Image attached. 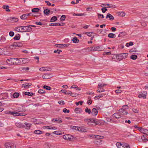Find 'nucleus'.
<instances>
[{"label": "nucleus", "instance_id": "nucleus-26", "mask_svg": "<svg viewBox=\"0 0 148 148\" xmlns=\"http://www.w3.org/2000/svg\"><path fill=\"white\" fill-rule=\"evenodd\" d=\"M15 125L18 127L20 128H23V125H22L21 123V122L16 123Z\"/></svg>", "mask_w": 148, "mask_h": 148}, {"label": "nucleus", "instance_id": "nucleus-24", "mask_svg": "<svg viewBox=\"0 0 148 148\" xmlns=\"http://www.w3.org/2000/svg\"><path fill=\"white\" fill-rule=\"evenodd\" d=\"M4 9H5L6 11L7 12H10V10L9 9V7L8 5H3L2 7Z\"/></svg>", "mask_w": 148, "mask_h": 148}, {"label": "nucleus", "instance_id": "nucleus-1", "mask_svg": "<svg viewBox=\"0 0 148 148\" xmlns=\"http://www.w3.org/2000/svg\"><path fill=\"white\" fill-rule=\"evenodd\" d=\"M28 62V60L27 58H17L16 65L23 64L27 63Z\"/></svg>", "mask_w": 148, "mask_h": 148}, {"label": "nucleus", "instance_id": "nucleus-36", "mask_svg": "<svg viewBox=\"0 0 148 148\" xmlns=\"http://www.w3.org/2000/svg\"><path fill=\"white\" fill-rule=\"evenodd\" d=\"M98 90H97V92H103L105 91L104 89L102 88L98 87Z\"/></svg>", "mask_w": 148, "mask_h": 148}, {"label": "nucleus", "instance_id": "nucleus-63", "mask_svg": "<svg viewBox=\"0 0 148 148\" xmlns=\"http://www.w3.org/2000/svg\"><path fill=\"white\" fill-rule=\"evenodd\" d=\"M9 35L10 36L12 37L14 35V33L13 32L11 31L9 33Z\"/></svg>", "mask_w": 148, "mask_h": 148}, {"label": "nucleus", "instance_id": "nucleus-48", "mask_svg": "<svg viewBox=\"0 0 148 148\" xmlns=\"http://www.w3.org/2000/svg\"><path fill=\"white\" fill-rule=\"evenodd\" d=\"M97 15L98 16V18L99 19L101 18H103L104 17V16L103 15V14L98 13Z\"/></svg>", "mask_w": 148, "mask_h": 148}, {"label": "nucleus", "instance_id": "nucleus-2", "mask_svg": "<svg viewBox=\"0 0 148 148\" xmlns=\"http://www.w3.org/2000/svg\"><path fill=\"white\" fill-rule=\"evenodd\" d=\"M21 32H30L32 30V28L31 27H29V25L27 26H21Z\"/></svg>", "mask_w": 148, "mask_h": 148}, {"label": "nucleus", "instance_id": "nucleus-43", "mask_svg": "<svg viewBox=\"0 0 148 148\" xmlns=\"http://www.w3.org/2000/svg\"><path fill=\"white\" fill-rule=\"evenodd\" d=\"M116 145L118 148L121 147L123 145V144H121V143L118 142L116 143Z\"/></svg>", "mask_w": 148, "mask_h": 148}, {"label": "nucleus", "instance_id": "nucleus-38", "mask_svg": "<svg viewBox=\"0 0 148 148\" xmlns=\"http://www.w3.org/2000/svg\"><path fill=\"white\" fill-rule=\"evenodd\" d=\"M130 146L129 145H128L126 143L124 144H123V145L121 147H120V148H130Z\"/></svg>", "mask_w": 148, "mask_h": 148}, {"label": "nucleus", "instance_id": "nucleus-35", "mask_svg": "<svg viewBox=\"0 0 148 148\" xmlns=\"http://www.w3.org/2000/svg\"><path fill=\"white\" fill-rule=\"evenodd\" d=\"M57 19V18L56 16H53L51 18L50 22H53L56 21Z\"/></svg>", "mask_w": 148, "mask_h": 148}, {"label": "nucleus", "instance_id": "nucleus-64", "mask_svg": "<svg viewBox=\"0 0 148 148\" xmlns=\"http://www.w3.org/2000/svg\"><path fill=\"white\" fill-rule=\"evenodd\" d=\"M101 11L103 13H105V12L108 10L106 8H102L101 9Z\"/></svg>", "mask_w": 148, "mask_h": 148}, {"label": "nucleus", "instance_id": "nucleus-4", "mask_svg": "<svg viewBox=\"0 0 148 148\" xmlns=\"http://www.w3.org/2000/svg\"><path fill=\"white\" fill-rule=\"evenodd\" d=\"M5 146L7 148H15L16 145L13 143H7L5 144Z\"/></svg>", "mask_w": 148, "mask_h": 148}, {"label": "nucleus", "instance_id": "nucleus-44", "mask_svg": "<svg viewBox=\"0 0 148 148\" xmlns=\"http://www.w3.org/2000/svg\"><path fill=\"white\" fill-rule=\"evenodd\" d=\"M137 55H133L131 56H130V58L133 60H135L136 59H137Z\"/></svg>", "mask_w": 148, "mask_h": 148}, {"label": "nucleus", "instance_id": "nucleus-3", "mask_svg": "<svg viewBox=\"0 0 148 148\" xmlns=\"http://www.w3.org/2000/svg\"><path fill=\"white\" fill-rule=\"evenodd\" d=\"M17 58H12L8 59L6 60V62L8 64H12L16 65Z\"/></svg>", "mask_w": 148, "mask_h": 148}, {"label": "nucleus", "instance_id": "nucleus-23", "mask_svg": "<svg viewBox=\"0 0 148 148\" xmlns=\"http://www.w3.org/2000/svg\"><path fill=\"white\" fill-rule=\"evenodd\" d=\"M34 133L35 134H40L43 133V132L39 130H36L34 131Z\"/></svg>", "mask_w": 148, "mask_h": 148}, {"label": "nucleus", "instance_id": "nucleus-27", "mask_svg": "<svg viewBox=\"0 0 148 148\" xmlns=\"http://www.w3.org/2000/svg\"><path fill=\"white\" fill-rule=\"evenodd\" d=\"M100 47L99 46H97L95 47H92V51H98Z\"/></svg>", "mask_w": 148, "mask_h": 148}, {"label": "nucleus", "instance_id": "nucleus-56", "mask_svg": "<svg viewBox=\"0 0 148 148\" xmlns=\"http://www.w3.org/2000/svg\"><path fill=\"white\" fill-rule=\"evenodd\" d=\"M116 6L115 5L112 4H109V8H115Z\"/></svg>", "mask_w": 148, "mask_h": 148}, {"label": "nucleus", "instance_id": "nucleus-10", "mask_svg": "<svg viewBox=\"0 0 148 148\" xmlns=\"http://www.w3.org/2000/svg\"><path fill=\"white\" fill-rule=\"evenodd\" d=\"M72 137V136L70 135L66 134L63 135V138L65 140H71L72 139L71 138Z\"/></svg>", "mask_w": 148, "mask_h": 148}, {"label": "nucleus", "instance_id": "nucleus-30", "mask_svg": "<svg viewBox=\"0 0 148 148\" xmlns=\"http://www.w3.org/2000/svg\"><path fill=\"white\" fill-rule=\"evenodd\" d=\"M40 9L38 8H35L32 9L31 11L34 13L40 11Z\"/></svg>", "mask_w": 148, "mask_h": 148}, {"label": "nucleus", "instance_id": "nucleus-12", "mask_svg": "<svg viewBox=\"0 0 148 148\" xmlns=\"http://www.w3.org/2000/svg\"><path fill=\"white\" fill-rule=\"evenodd\" d=\"M32 84L31 83H27L22 85V87H24L25 88H28L30 86H31Z\"/></svg>", "mask_w": 148, "mask_h": 148}, {"label": "nucleus", "instance_id": "nucleus-33", "mask_svg": "<svg viewBox=\"0 0 148 148\" xmlns=\"http://www.w3.org/2000/svg\"><path fill=\"white\" fill-rule=\"evenodd\" d=\"M108 36L110 38H114L115 37L116 35L114 34L110 33L108 34Z\"/></svg>", "mask_w": 148, "mask_h": 148}, {"label": "nucleus", "instance_id": "nucleus-29", "mask_svg": "<svg viewBox=\"0 0 148 148\" xmlns=\"http://www.w3.org/2000/svg\"><path fill=\"white\" fill-rule=\"evenodd\" d=\"M17 112H12V111H8L6 113L8 114H12L14 116H16V113Z\"/></svg>", "mask_w": 148, "mask_h": 148}, {"label": "nucleus", "instance_id": "nucleus-42", "mask_svg": "<svg viewBox=\"0 0 148 148\" xmlns=\"http://www.w3.org/2000/svg\"><path fill=\"white\" fill-rule=\"evenodd\" d=\"M50 25L52 26H61V24L59 23H51L50 24Z\"/></svg>", "mask_w": 148, "mask_h": 148}, {"label": "nucleus", "instance_id": "nucleus-60", "mask_svg": "<svg viewBox=\"0 0 148 148\" xmlns=\"http://www.w3.org/2000/svg\"><path fill=\"white\" fill-rule=\"evenodd\" d=\"M83 103V101H80L78 102L77 103H76V104L77 106H78L79 104H80V105H82V103Z\"/></svg>", "mask_w": 148, "mask_h": 148}, {"label": "nucleus", "instance_id": "nucleus-45", "mask_svg": "<svg viewBox=\"0 0 148 148\" xmlns=\"http://www.w3.org/2000/svg\"><path fill=\"white\" fill-rule=\"evenodd\" d=\"M121 55L123 59H125L128 56V54L126 53H121Z\"/></svg>", "mask_w": 148, "mask_h": 148}, {"label": "nucleus", "instance_id": "nucleus-37", "mask_svg": "<svg viewBox=\"0 0 148 148\" xmlns=\"http://www.w3.org/2000/svg\"><path fill=\"white\" fill-rule=\"evenodd\" d=\"M21 26H19L15 27L14 29L16 31H17L18 32H21Z\"/></svg>", "mask_w": 148, "mask_h": 148}, {"label": "nucleus", "instance_id": "nucleus-22", "mask_svg": "<svg viewBox=\"0 0 148 148\" xmlns=\"http://www.w3.org/2000/svg\"><path fill=\"white\" fill-rule=\"evenodd\" d=\"M44 128L45 129H47L49 130H56L57 129L56 127H53L52 126H46L44 127Z\"/></svg>", "mask_w": 148, "mask_h": 148}, {"label": "nucleus", "instance_id": "nucleus-28", "mask_svg": "<svg viewBox=\"0 0 148 148\" xmlns=\"http://www.w3.org/2000/svg\"><path fill=\"white\" fill-rule=\"evenodd\" d=\"M10 20V21L12 23L16 22L18 21V18L14 17L11 18Z\"/></svg>", "mask_w": 148, "mask_h": 148}, {"label": "nucleus", "instance_id": "nucleus-9", "mask_svg": "<svg viewBox=\"0 0 148 148\" xmlns=\"http://www.w3.org/2000/svg\"><path fill=\"white\" fill-rule=\"evenodd\" d=\"M43 12L45 15L48 16L50 13H51V14L53 13V11H50V10L47 8L44 10Z\"/></svg>", "mask_w": 148, "mask_h": 148}, {"label": "nucleus", "instance_id": "nucleus-34", "mask_svg": "<svg viewBox=\"0 0 148 148\" xmlns=\"http://www.w3.org/2000/svg\"><path fill=\"white\" fill-rule=\"evenodd\" d=\"M81 109L79 108H76L75 109V111L76 113H79L81 112Z\"/></svg>", "mask_w": 148, "mask_h": 148}, {"label": "nucleus", "instance_id": "nucleus-49", "mask_svg": "<svg viewBox=\"0 0 148 148\" xmlns=\"http://www.w3.org/2000/svg\"><path fill=\"white\" fill-rule=\"evenodd\" d=\"M103 55H104V56L106 55H111V51H109V52H104L103 53Z\"/></svg>", "mask_w": 148, "mask_h": 148}, {"label": "nucleus", "instance_id": "nucleus-47", "mask_svg": "<svg viewBox=\"0 0 148 148\" xmlns=\"http://www.w3.org/2000/svg\"><path fill=\"white\" fill-rule=\"evenodd\" d=\"M43 88L48 90H50L51 89L50 87L46 85H45L43 86Z\"/></svg>", "mask_w": 148, "mask_h": 148}, {"label": "nucleus", "instance_id": "nucleus-32", "mask_svg": "<svg viewBox=\"0 0 148 148\" xmlns=\"http://www.w3.org/2000/svg\"><path fill=\"white\" fill-rule=\"evenodd\" d=\"M20 38V35L19 34H18L17 35H16L13 39L14 40H19Z\"/></svg>", "mask_w": 148, "mask_h": 148}, {"label": "nucleus", "instance_id": "nucleus-59", "mask_svg": "<svg viewBox=\"0 0 148 148\" xmlns=\"http://www.w3.org/2000/svg\"><path fill=\"white\" fill-rule=\"evenodd\" d=\"M132 110L135 113H138V110L137 108H133Z\"/></svg>", "mask_w": 148, "mask_h": 148}, {"label": "nucleus", "instance_id": "nucleus-61", "mask_svg": "<svg viewBox=\"0 0 148 148\" xmlns=\"http://www.w3.org/2000/svg\"><path fill=\"white\" fill-rule=\"evenodd\" d=\"M58 103L61 105H63L64 104V102L63 101H58Z\"/></svg>", "mask_w": 148, "mask_h": 148}, {"label": "nucleus", "instance_id": "nucleus-18", "mask_svg": "<svg viewBox=\"0 0 148 148\" xmlns=\"http://www.w3.org/2000/svg\"><path fill=\"white\" fill-rule=\"evenodd\" d=\"M117 15L120 16H124L125 15V14L124 12H117L116 13Z\"/></svg>", "mask_w": 148, "mask_h": 148}, {"label": "nucleus", "instance_id": "nucleus-20", "mask_svg": "<svg viewBox=\"0 0 148 148\" xmlns=\"http://www.w3.org/2000/svg\"><path fill=\"white\" fill-rule=\"evenodd\" d=\"M91 120L92 121V123H94L96 125H98L100 124V121L99 120L97 119H91Z\"/></svg>", "mask_w": 148, "mask_h": 148}, {"label": "nucleus", "instance_id": "nucleus-40", "mask_svg": "<svg viewBox=\"0 0 148 148\" xmlns=\"http://www.w3.org/2000/svg\"><path fill=\"white\" fill-rule=\"evenodd\" d=\"M19 96V94L18 92H15L13 95V97L14 98H17Z\"/></svg>", "mask_w": 148, "mask_h": 148}, {"label": "nucleus", "instance_id": "nucleus-17", "mask_svg": "<svg viewBox=\"0 0 148 148\" xmlns=\"http://www.w3.org/2000/svg\"><path fill=\"white\" fill-rule=\"evenodd\" d=\"M29 15L30 14H25L21 16L20 18L22 19H26L27 18V16Z\"/></svg>", "mask_w": 148, "mask_h": 148}, {"label": "nucleus", "instance_id": "nucleus-50", "mask_svg": "<svg viewBox=\"0 0 148 148\" xmlns=\"http://www.w3.org/2000/svg\"><path fill=\"white\" fill-rule=\"evenodd\" d=\"M142 133L145 134H146L147 135H148V130L147 129H144L143 132Z\"/></svg>", "mask_w": 148, "mask_h": 148}, {"label": "nucleus", "instance_id": "nucleus-46", "mask_svg": "<svg viewBox=\"0 0 148 148\" xmlns=\"http://www.w3.org/2000/svg\"><path fill=\"white\" fill-rule=\"evenodd\" d=\"M53 134H56V135H60L62 134L61 132V131H55L53 132Z\"/></svg>", "mask_w": 148, "mask_h": 148}, {"label": "nucleus", "instance_id": "nucleus-25", "mask_svg": "<svg viewBox=\"0 0 148 148\" xmlns=\"http://www.w3.org/2000/svg\"><path fill=\"white\" fill-rule=\"evenodd\" d=\"M72 40L73 43H78L79 42V39L76 37H73Z\"/></svg>", "mask_w": 148, "mask_h": 148}, {"label": "nucleus", "instance_id": "nucleus-7", "mask_svg": "<svg viewBox=\"0 0 148 148\" xmlns=\"http://www.w3.org/2000/svg\"><path fill=\"white\" fill-rule=\"evenodd\" d=\"M23 45V44L22 42H14L11 45V46L13 47L15 46L16 47H21Z\"/></svg>", "mask_w": 148, "mask_h": 148}, {"label": "nucleus", "instance_id": "nucleus-19", "mask_svg": "<svg viewBox=\"0 0 148 148\" xmlns=\"http://www.w3.org/2000/svg\"><path fill=\"white\" fill-rule=\"evenodd\" d=\"M109 18V20L111 21L113 20L114 19V16L110 13H108L106 17V18Z\"/></svg>", "mask_w": 148, "mask_h": 148}, {"label": "nucleus", "instance_id": "nucleus-11", "mask_svg": "<svg viewBox=\"0 0 148 148\" xmlns=\"http://www.w3.org/2000/svg\"><path fill=\"white\" fill-rule=\"evenodd\" d=\"M98 111L95 108H93L91 111V113L92 115L94 116H96L98 114Z\"/></svg>", "mask_w": 148, "mask_h": 148}, {"label": "nucleus", "instance_id": "nucleus-55", "mask_svg": "<svg viewBox=\"0 0 148 148\" xmlns=\"http://www.w3.org/2000/svg\"><path fill=\"white\" fill-rule=\"evenodd\" d=\"M63 111L64 113H69L70 112L69 110H67L66 108H64L63 110Z\"/></svg>", "mask_w": 148, "mask_h": 148}, {"label": "nucleus", "instance_id": "nucleus-5", "mask_svg": "<svg viewBox=\"0 0 148 148\" xmlns=\"http://www.w3.org/2000/svg\"><path fill=\"white\" fill-rule=\"evenodd\" d=\"M70 45V44H56L55 46L58 48H63L65 47H68Z\"/></svg>", "mask_w": 148, "mask_h": 148}, {"label": "nucleus", "instance_id": "nucleus-21", "mask_svg": "<svg viewBox=\"0 0 148 148\" xmlns=\"http://www.w3.org/2000/svg\"><path fill=\"white\" fill-rule=\"evenodd\" d=\"M85 34L91 38H94V33L92 32H86L85 33Z\"/></svg>", "mask_w": 148, "mask_h": 148}, {"label": "nucleus", "instance_id": "nucleus-16", "mask_svg": "<svg viewBox=\"0 0 148 148\" xmlns=\"http://www.w3.org/2000/svg\"><path fill=\"white\" fill-rule=\"evenodd\" d=\"M114 117L116 119H119L121 117H122V116H121L120 114H119V112L117 113H115L113 114Z\"/></svg>", "mask_w": 148, "mask_h": 148}, {"label": "nucleus", "instance_id": "nucleus-14", "mask_svg": "<svg viewBox=\"0 0 148 148\" xmlns=\"http://www.w3.org/2000/svg\"><path fill=\"white\" fill-rule=\"evenodd\" d=\"M147 94L146 92H144V94L142 93L139 94L138 97L139 98L143 97L144 98H146Z\"/></svg>", "mask_w": 148, "mask_h": 148}, {"label": "nucleus", "instance_id": "nucleus-39", "mask_svg": "<svg viewBox=\"0 0 148 148\" xmlns=\"http://www.w3.org/2000/svg\"><path fill=\"white\" fill-rule=\"evenodd\" d=\"M85 111L89 114H90L91 113V111L90 109H89L88 108L86 107L85 109Z\"/></svg>", "mask_w": 148, "mask_h": 148}, {"label": "nucleus", "instance_id": "nucleus-52", "mask_svg": "<svg viewBox=\"0 0 148 148\" xmlns=\"http://www.w3.org/2000/svg\"><path fill=\"white\" fill-rule=\"evenodd\" d=\"M45 92V90L42 89H40L38 91V93L40 94L44 93Z\"/></svg>", "mask_w": 148, "mask_h": 148}, {"label": "nucleus", "instance_id": "nucleus-51", "mask_svg": "<svg viewBox=\"0 0 148 148\" xmlns=\"http://www.w3.org/2000/svg\"><path fill=\"white\" fill-rule=\"evenodd\" d=\"M100 141H101V140L99 139L95 140L94 143L95 144L99 145V144Z\"/></svg>", "mask_w": 148, "mask_h": 148}, {"label": "nucleus", "instance_id": "nucleus-58", "mask_svg": "<svg viewBox=\"0 0 148 148\" xmlns=\"http://www.w3.org/2000/svg\"><path fill=\"white\" fill-rule=\"evenodd\" d=\"M128 108V106L126 105L123 106L122 107V108L121 109H123V110H126V109H127Z\"/></svg>", "mask_w": 148, "mask_h": 148}, {"label": "nucleus", "instance_id": "nucleus-15", "mask_svg": "<svg viewBox=\"0 0 148 148\" xmlns=\"http://www.w3.org/2000/svg\"><path fill=\"white\" fill-rule=\"evenodd\" d=\"M116 61H119L123 59L121 54H116Z\"/></svg>", "mask_w": 148, "mask_h": 148}, {"label": "nucleus", "instance_id": "nucleus-13", "mask_svg": "<svg viewBox=\"0 0 148 148\" xmlns=\"http://www.w3.org/2000/svg\"><path fill=\"white\" fill-rule=\"evenodd\" d=\"M25 125H23V128H25L27 129H29L31 126V124L28 123H24Z\"/></svg>", "mask_w": 148, "mask_h": 148}, {"label": "nucleus", "instance_id": "nucleus-41", "mask_svg": "<svg viewBox=\"0 0 148 148\" xmlns=\"http://www.w3.org/2000/svg\"><path fill=\"white\" fill-rule=\"evenodd\" d=\"M25 95H28L29 96H32L33 94L34 93L32 92H25Z\"/></svg>", "mask_w": 148, "mask_h": 148}, {"label": "nucleus", "instance_id": "nucleus-53", "mask_svg": "<svg viewBox=\"0 0 148 148\" xmlns=\"http://www.w3.org/2000/svg\"><path fill=\"white\" fill-rule=\"evenodd\" d=\"M66 18V16L65 15H63L60 18V20L61 21H64L65 20Z\"/></svg>", "mask_w": 148, "mask_h": 148}, {"label": "nucleus", "instance_id": "nucleus-62", "mask_svg": "<svg viewBox=\"0 0 148 148\" xmlns=\"http://www.w3.org/2000/svg\"><path fill=\"white\" fill-rule=\"evenodd\" d=\"M21 69L23 71H27L29 69V68L28 67H22L21 68Z\"/></svg>", "mask_w": 148, "mask_h": 148}, {"label": "nucleus", "instance_id": "nucleus-31", "mask_svg": "<svg viewBox=\"0 0 148 148\" xmlns=\"http://www.w3.org/2000/svg\"><path fill=\"white\" fill-rule=\"evenodd\" d=\"M61 91H62V92L65 94L66 95H69L70 93H71V91H69L68 92H67L66 90H62Z\"/></svg>", "mask_w": 148, "mask_h": 148}, {"label": "nucleus", "instance_id": "nucleus-6", "mask_svg": "<svg viewBox=\"0 0 148 148\" xmlns=\"http://www.w3.org/2000/svg\"><path fill=\"white\" fill-rule=\"evenodd\" d=\"M123 109H120L119 111V114H121V116H122L123 115H126L128 112L127 111L125 110H123Z\"/></svg>", "mask_w": 148, "mask_h": 148}, {"label": "nucleus", "instance_id": "nucleus-8", "mask_svg": "<svg viewBox=\"0 0 148 148\" xmlns=\"http://www.w3.org/2000/svg\"><path fill=\"white\" fill-rule=\"evenodd\" d=\"M42 77L43 79H47L51 78L53 77V76L51 74L46 73L43 75Z\"/></svg>", "mask_w": 148, "mask_h": 148}, {"label": "nucleus", "instance_id": "nucleus-57", "mask_svg": "<svg viewBox=\"0 0 148 148\" xmlns=\"http://www.w3.org/2000/svg\"><path fill=\"white\" fill-rule=\"evenodd\" d=\"M106 85H107L106 84H99L98 86L99 87L102 88V87H103L104 86H106Z\"/></svg>", "mask_w": 148, "mask_h": 148}, {"label": "nucleus", "instance_id": "nucleus-54", "mask_svg": "<svg viewBox=\"0 0 148 148\" xmlns=\"http://www.w3.org/2000/svg\"><path fill=\"white\" fill-rule=\"evenodd\" d=\"M142 140L144 141H147L148 140V139L146 138L144 135H143L141 137Z\"/></svg>", "mask_w": 148, "mask_h": 148}]
</instances>
